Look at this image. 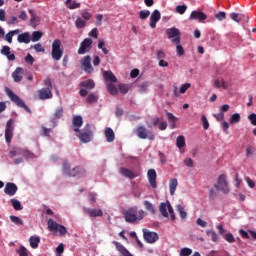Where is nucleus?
Returning a JSON list of instances; mask_svg holds the SVG:
<instances>
[{"label":"nucleus","instance_id":"1","mask_svg":"<svg viewBox=\"0 0 256 256\" xmlns=\"http://www.w3.org/2000/svg\"><path fill=\"white\" fill-rule=\"evenodd\" d=\"M123 215L126 223H137L139 221H143L145 211L139 210L137 206H132L128 208V210H124Z\"/></svg>","mask_w":256,"mask_h":256},{"label":"nucleus","instance_id":"2","mask_svg":"<svg viewBox=\"0 0 256 256\" xmlns=\"http://www.w3.org/2000/svg\"><path fill=\"white\" fill-rule=\"evenodd\" d=\"M62 171L65 173V175H68V177H78V179L87 177V170L85 167L76 166L71 169V164H69L67 160L63 161Z\"/></svg>","mask_w":256,"mask_h":256},{"label":"nucleus","instance_id":"3","mask_svg":"<svg viewBox=\"0 0 256 256\" xmlns=\"http://www.w3.org/2000/svg\"><path fill=\"white\" fill-rule=\"evenodd\" d=\"M5 91H6V94L8 95V97H9V99L13 103H15V105H17V107H21L22 109L26 110L27 113L31 114V108L26 106L25 102L21 98H19L17 96V94H14V92L9 88H6Z\"/></svg>","mask_w":256,"mask_h":256},{"label":"nucleus","instance_id":"4","mask_svg":"<svg viewBox=\"0 0 256 256\" xmlns=\"http://www.w3.org/2000/svg\"><path fill=\"white\" fill-rule=\"evenodd\" d=\"M159 211L162 217H169L170 214L171 221H175V211L173 210V206H171L169 201L160 203Z\"/></svg>","mask_w":256,"mask_h":256},{"label":"nucleus","instance_id":"5","mask_svg":"<svg viewBox=\"0 0 256 256\" xmlns=\"http://www.w3.org/2000/svg\"><path fill=\"white\" fill-rule=\"evenodd\" d=\"M215 189L218 191H222L224 195H228V193L231 191L229 189V183H227V175L222 174L218 177L217 184H214Z\"/></svg>","mask_w":256,"mask_h":256},{"label":"nucleus","instance_id":"6","mask_svg":"<svg viewBox=\"0 0 256 256\" xmlns=\"http://www.w3.org/2000/svg\"><path fill=\"white\" fill-rule=\"evenodd\" d=\"M52 59L54 61H61V57H63V49H61V40L55 39L52 42Z\"/></svg>","mask_w":256,"mask_h":256},{"label":"nucleus","instance_id":"7","mask_svg":"<svg viewBox=\"0 0 256 256\" xmlns=\"http://www.w3.org/2000/svg\"><path fill=\"white\" fill-rule=\"evenodd\" d=\"M135 133L139 139H149V141H153L155 139V135L145 126H138Z\"/></svg>","mask_w":256,"mask_h":256},{"label":"nucleus","instance_id":"8","mask_svg":"<svg viewBox=\"0 0 256 256\" xmlns=\"http://www.w3.org/2000/svg\"><path fill=\"white\" fill-rule=\"evenodd\" d=\"M78 137L82 143H90L91 139L93 138V131L91 130V125L86 124Z\"/></svg>","mask_w":256,"mask_h":256},{"label":"nucleus","instance_id":"9","mask_svg":"<svg viewBox=\"0 0 256 256\" xmlns=\"http://www.w3.org/2000/svg\"><path fill=\"white\" fill-rule=\"evenodd\" d=\"M168 39H172V43L179 44L181 43V31L178 28L172 27L166 30Z\"/></svg>","mask_w":256,"mask_h":256},{"label":"nucleus","instance_id":"10","mask_svg":"<svg viewBox=\"0 0 256 256\" xmlns=\"http://www.w3.org/2000/svg\"><path fill=\"white\" fill-rule=\"evenodd\" d=\"M49 231H58L60 235H67V228L64 225L58 224L53 219H49L47 222Z\"/></svg>","mask_w":256,"mask_h":256},{"label":"nucleus","instance_id":"11","mask_svg":"<svg viewBox=\"0 0 256 256\" xmlns=\"http://www.w3.org/2000/svg\"><path fill=\"white\" fill-rule=\"evenodd\" d=\"M91 45H93V40L91 38H85L78 49V55H85L91 51Z\"/></svg>","mask_w":256,"mask_h":256},{"label":"nucleus","instance_id":"12","mask_svg":"<svg viewBox=\"0 0 256 256\" xmlns=\"http://www.w3.org/2000/svg\"><path fill=\"white\" fill-rule=\"evenodd\" d=\"M81 69L85 71V73H93V65H91V56H84L80 61Z\"/></svg>","mask_w":256,"mask_h":256},{"label":"nucleus","instance_id":"13","mask_svg":"<svg viewBox=\"0 0 256 256\" xmlns=\"http://www.w3.org/2000/svg\"><path fill=\"white\" fill-rule=\"evenodd\" d=\"M11 139H13V119L7 121L5 129L6 143H11Z\"/></svg>","mask_w":256,"mask_h":256},{"label":"nucleus","instance_id":"14","mask_svg":"<svg viewBox=\"0 0 256 256\" xmlns=\"http://www.w3.org/2000/svg\"><path fill=\"white\" fill-rule=\"evenodd\" d=\"M143 235L147 243H155L159 241V234H157V232L143 230Z\"/></svg>","mask_w":256,"mask_h":256},{"label":"nucleus","instance_id":"15","mask_svg":"<svg viewBox=\"0 0 256 256\" xmlns=\"http://www.w3.org/2000/svg\"><path fill=\"white\" fill-rule=\"evenodd\" d=\"M205 19H207V14L201 11H192L189 17V21H199L200 23H203Z\"/></svg>","mask_w":256,"mask_h":256},{"label":"nucleus","instance_id":"16","mask_svg":"<svg viewBox=\"0 0 256 256\" xmlns=\"http://www.w3.org/2000/svg\"><path fill=\"white\" fill-rule=\"evenodd\" d=\"M82 211L85 215H89V217H103V210L101 209L83 207Z\"/></svg>","mask_w":256,"mask_h":256},{"label":"nucleus","instance_id":"17","mask_svg":"<svg viewBox=\"0 0 256 256\" xmlns=\"http://www.w3.org/2000/svg\"><path fill=\"white\" fill-rule=\"evenodd\" d=\"M158 21H161V12H159V10H154L150 16L151 29H155V27H157Z\"/></svg>","mask_w":256,"mask_h":256},{"label":"nucleus","instance_id":"18","mask_svg":"<svg viewBox=\"0 0 256 256\" xmlns=\"http://www.w3.org/2000/svg\"><path fill=\"white\" fill-rule=\"evenodd\" d=\"M18 191L17 185L13 182H8L4 188V193L9 195V197H13Z\"/></svg>","mask_w":256,"mask_h":256},{"label":"nucleus","instance_id":"19","mask_svg":"<svg viewBox=\"0 0 256 256\" xmlns=\"http://www.w3.org/2000/svg\"><path fill=\"white\" fill-rule=\"evenodd\" d=\"M148 180L153 189H157V172L155 169L148 170Z\"/></svg>","mask_w":256,"mask_h":256},{"label":"nucleus","instance_id":"20","mask_svg":"<svg viewBox=\"0 0 256 256\" xmlns=\"http://www.w3.org/2000/svg\"><path fill=\"white\" fill-rule=\"evenodd\" d=\"M25 74V70L21 67H18L15 69V71L12 73V78L15 83H21L23 81V75Z\"/></svg>","mask_w":256,"mask_h":256},{"label":"nucleus","instance_id":"21","mask_svg":"<svg viewBox=\"0 0 256 256\" xmlns=\"http://www.w3.org/2000/svg\"><path fill=\"white\" fill-rule=\"evenodd\" d=\"M38 95L42 101H45V99L53 98V92H51V88H42L38 91Z\"/></svg>","mask_w":256,"mask_h":256},{"label":"nucleus","instance_id":"22","mask_svg":"<svg viewBox=\"0 0 256 256\" xmlns=\"http://www.w3.org/2000/svg\"><path fill=\"white\" fill-rule=\"evenodd\" d=\"M72 125L74 127L75 133H79V128L83 126V117L81 116H74L72 119Z\"/></svg>","mask_w":256,"mask_h":256},{"label":"nucleus","instance_id":"23","mask_svg":"<svg viewBox=\"0 0 256 256\" xmlns=\"http://www.w3.org/2000/svg\"><path fill=\"white\" fill-rule=\"evenodd\" d=\"M16 155H24V157H26L27 159H29V157H33V153L27 150H11L9 152V157H15Z\"/></svg>","mask_w":256,"mask_h":256},{"label":"nucleus","instance_id":"24","mask_svg":"<svg viewBox=\"0 0 256 256\" xmlns=\"http://www.w3.org/2000/svg\"><path fill=\"white\" fill-rule=\"evenodd\" d=\"M113 245H115L117 251H119V253H121V255L123 256H133L131 253H129V250H127V248H125V246H123V244L114 241Z\"/></svg>","mask_w":256,"mask_h":256},{"label":"nucleus","instance_id":"25","mask_svg":"<svg viewBox=\"0 0 256 256\" xmlns=\"http://www.w3.org/2000/svg\"><path fill=\"white\" fill-rule=\"evenodd\" d=\"M113 245H115L117 251H119V253H121V255L123 256H133L131 253H129V250H127V248H125V246H123V244L114 241Z\"/></svg>","mask_w":256,"mask_h":256},{"label":"nucleus","instance_id":"26","mask_svg":"<svg viewBox=\"0 0 256 256\" xmlns=\"http://www.w3.org/2000/svg\"><path fill=\"white\" fill-rule=\"evenodd\" d=\"M18 43H25L26 45L31 43V34L29 32H24L18 35Z\"/></svg>","mask_w":256,"mask_h":256},{"label":"nucleus","instance_id":"27","mask_svg":"<svg viewBox=\"0 0 256 256\" xmlns=\"http://www.w3.org/2000/svg\"><path fill=\"white\" fill-rule=\"evenodd\" d=\"M119 171L120 174L123 175V177H126L127 179H135V177H137V175H135V173H133V171H131L128 168L121 167Z\"/></svg>","mask_w":256,"mask_h":256},{"label":"nucleus","instance_id":"28","mask_svg":"<svg viewBox=\"0 0 256 256\" xmlns=\"http://www.w3.org/2000/svg\"><path fill=\"white\" fill-rule=\"evenodd\" d=\"M1 54L6 55L9 61H15V54H11V48L9 46H3Z\"/></svg>","mask_w":256,"mask_h":256},{"label":"nucleus","instance_id":"29","mask_svg":"<svg viewBox=\"0 0 256 256\" xmlns=\"http://www.w3.org/2000/svg\"><path fill=\"white\" fill-rule=\"evenodd\" d=\"M104 133L107 143H113L115 141V132H113V129L107 127Z\"/></svg>","mask_w":256,"mask_h":256},{"label":"nucleus","instance_id":"30","mask_svg":"<svg viewBox=\"0 0 256 256\" xmlns=\"http://www.w3.org/2000/svg\"><path fill=\"white\" fill-rule=\"evenodd\" d=\"M105 81H110V83H117V77L111 71L104 72Z\"/></svg>","mask_w":256,"mask_h":256},{"label":"nucleus","instance_id":"31","mask_svg":"<svg viewBox=\"0 0 256 256\" xmlns=\"http://www.w3.org/2000/svg\"><path fill=\"white\" fill-rule=\"evenodd\" d=\"M177 185H179L177 178H173L172 180H170L169 182L170 195H175V191H177Z\"/></svg>","mask_w":256,"mask_h":256},{"label":"nucleus","instance_id":"32","mask_svg":"<svg viewBox=\"0 0 256 256\" xmlns=\"http://www.w3.org/2000/svg\"><path fill=\"white\" fill-rule=\"evenodd\" d=\"M29 241L30 247H32V249H37V247H39V243H41V238H39V236H31Z\"/></svg>","mask_w":256,"mask_h":256},{"label":"nucleus","instance_id":"33","mask_svg":"<svg viewBox=\"0 0 256 256\" xmlns=\"http://www.w3.org/2000/svg\"><path fill=\"white\" fill-rule=\"evenodd\" d=\"M65 5L68 9H79L81 7V3H77L75 0H66Z\"/></svg>","mask_w":256,"mask_h":256},{"label":"nucleus","instance_id":"34","mask_svg":"<svg viewBox=\"0 0 256 256\" xmlns=\"http://www.w3.org/2000/svg\"><path fill=\"white\" fill-rule=\"evenodd\" d=\"M143 205H144L146 211H149V213H152V215H155V213H157V210L153 206V203L149 202L148 200H145L143 202Z\"/></svg>","mask_w":256,"mask_h":256},{"label":"nucleus","instance_id":"35","mask_svg":"<svg viewBox=\"0 0 256 256\" xmlns=\"http://www.w3.org/2000/svg\"><path fill=\"white\" fill-rule=\"evenodd\" d=\"M166 115L168 122L171 123V128L175 129V127H177V117H175V115H173V113L170 112H168Z\"/></svg>","mask_w":256,"mask_h":256},{"label":"nucleus","instance_id":"36","mask_svg":"<svg viewBox=\"0 0 256 256\" xmlns=\"http://www.w3.org/2000/svg\"><path fill=\"white\" fill-rule=\"evenodd\" d=\"M81 87H84L85 89H94L95 88V82L93 80H86V81H82L80 83Z\"/></svg>","mask_w":256,"mask_h":256},{"label":"nucleus","instance_id":"37","mask_svg":"<svg viewBox=\"0 0 256 256\" xmlns=\"http://www.w3.org/2000/svg\"><path fill=\"white\" fill-rule=\"evenodd\" d=\"M75 27L76 29H85V27H87V21L82 18H77L75 21Z\"/></svg>","mask_w":256,"mask_h":256},{"label":"nucleus","instance_id":"38","mask_svg":"<svg viewBox=\"0 0 256 256\" xmlns=\"http://www.w3.org/2000/svg\"><path fill=\"white\" fill-rule=\"evenodd\" d=\"M41 37H43V32L41 31H34L32 33V37L30 38L33 43H37V41L41 40Z\"/></svg>","mask_w":256,"mask_h":256},{"label":"nucleus","instance_id":"39","mask_svg":"<svg viewBox=\"0 0 256 256\" xmlns=\"http://www.w3.org/2000/svg\"><path fill=\"white\" fill-rule=\"evenodd\" d=\"M18 33H19V29L10 31L9 33L6 34L5 40H6L8 43H13V36H14V35H18Z\"/></svg>","mask_w":256,"mask_h":256},{"label":"nucleus","instance_id":"40","mask_svg":"<svg viewBox=\"0 0 256 256\" xmlns=\"http://www.w3.org/2000/svg\"><path fill=\"white\" fill-rule=\"evenodd\" d=\"M10 203L12 205V207L15 209V211H22L23 210V206H21V202L17 199H11Z\"/></svg>","mask_w":256,"mask_h":256},{"label":"nucleus","instance_id":"41","mask_svg":"<svg viewBox=\"0 0 256 256\" xmlns=\"http://www.w3.org/2000/svg\"><path fill=\"white\" fill-rule=\"evenodd\" d=\"M107 89L110 95H117L119 93V90H117V87L113 83H108Z\"/></svg>","mask_w":256,"mask_h":256},{"label":"nucleus","instance_id":"42","mask_svg":"<svg viewBox=\"0 0 256 256\" xmlns=\"http://www.w3.org/2000/svg\"><path fill=\"white\" fill-rule=\"evenodd\" d=\"M239 121H241V114L239 113H234L229 119L231 125H235V123H239Z\"/></svg>","mask_w":256,"mask_h":256},{"label":"nucleus","instance_id":"43","mask_svg":"<svg viewBox=\"0 0 256 256\" xmlns=\"http://www.w3.org/2000/svg\"><path fill=\"white\" fill-rule=\"evenodd\" d=\"M176 209H177L181 219H187V212L185 211V208L183 206L177 205Z\"/></svg>","mask_w":256,"mask_h":256},{"label":"nucleus","instance_id":"44","mask_svg":"<svg viewBox=\"0 0 256 256\" xmlns=\"http://www.w3.org/2000/svg\"><path fill=\"white\" fill-rule=\"evenodd\" d=\"M176 146L178 149H183V147H185V136H178Z\"/></svg>","mask_w":256,"mask_h":256},{"label":"nucleus","instance_id":"45","mask_svg":"<svg viewBox=\"0 0 256 256\" xmlns=\"http://www.w3.org/2000/svg\"><path fill=\"white\" fill-rule=\"evenodd\" d=\"M87 103H97V101H99V97L93 93L89 94L87 99H86Z\"/></svg>","mask_w":256,"mask_h":256},{"label":"nucleus","instance_id":"46","mask_svg":"<svg viewBox=\"0 0 256 256\" xmlns=\"http://www.w3.org/2000/svg\"><path fill=\"white\" fill-rule=\"evenodd\" d=\"M118 89L122 95H127V93H129V86L126 84H119Z\"/></svg>","mask_w":256,"mask_h":256},{"label":"nucleus","instance_id":"47","mask_svg":"<svg viewBox=\"0 0 256 256\" xmlns=\"http://www.w3.org/2000/svg\"><path fill=\"white\" fill-rule=\"evenodd\" d=\"M28 12L31 15L30 23L32 25H35V23H37L39 21V18H37V16L35 15V11L34 10L29 9Z\"/></svg>","mask_w":256,"mask_h":256},{"label":"nucleus","instance_id":"48","mask_svg":"<svg viewBox=\"0 0 256 256\" xmlns=\"http://www.w3.org/2000/svg\"><path fill=\"white\" fill-rule=\"evenodd\" d=\"M63 117V107H58L54 112V119H61Z\"/></svg>","mask_w":256,"mask_h":256},{"label":"nucleus","instance_id":"49","mask_svg":"<svg viewBox=\"0 0 256 256\" xmlns=\"http://www.w3.org/2000/svg\"><path fill=\"white\" fill-rule=\"evenodd\" d=\"M185 11H187V5L176 6V13H179V15H184Z\"/></svg>","mask_w":256,"mask_h":256},{"label":"nucleus","instance_id":"50","mask_svg":"<svg viewBox=\"0 0 256 256\" xmlns=\"http://www.w3.org/2000/svg\"><path fill=\"white\" fill-rule=\"evenodd\" d=\"M176 53L179 55V57H182V55H185V49H183V46H181V43L176 44Z\"/></svg>","mask_w":256,"mask_h":256},{"label":"nucleus","instance_id":"51","mask_svg":"<svg viewBox=\"0 0 256 256\" xmlns=\"http://www.w3.org/2000/svg\"><path fill=\"white\" fill-rule=\"evenodd\" d=\"M81 15H82L84 21H89L91 19V17H93V15L91 13H89V11H87V10H82Z\"/></svg>","mask_w":256,"mask_h":256},{"label":"nucleus","instance_id":"52","mask_svg":"<svg viewBox=\"0 0 256 256\" xmlns=\"http://www.w3.org/2000/svg\"><path fill=\"white\" fill-rule=\"evenodd\" d=\"M10 220L15 225H23V220H21V218H19L18 216H10Z\"/></svg>","mask_w":256,"mask_h":256},{"label":"nucleus","instance_id":"53","mask_svg":"<svg viewBox=\"0 0 256 256\" xmlns=\"http://www.w3.org/2000/svg\"><path fill=\"white\" fill-rule=\"evenodd\" d=\"M151 15V12L149 10H141L139 12L140 19H147Z\"/></svg>","mask_w":256,"mask_h":256},{"label":"nucleus","instance_id":"54","mask_svg":"<svg viewBox=\"0 0 256 256\" xmlns=\"http://www.w3.org/2000/svg\"><path fill=\"white\" fill-rule=\"evenodd\" d=\"M201 121H202L204 130L207 131V129H209V120H207V116L202 115Z\"/></svg>","mask_w":256,"mask_h":256},{"label":"nucleus","instance_id":"55","mask_svg":"<svg viewBox=\"0 0 256 256\" xmlns=\"http://www.w3.org/2000/svg\"><path fill=\"white\" fill-rule=\"evenodd\" d=\"M32 47L37 53H45V48L43 47V45H41V43L35 44Z\"/></svg>","mask_w":256,"mask_h":256},{"label":"nucleus","instance_id":"56","mask_svg":"<svg viewBox=\"0 0 256 256\" xmlns=\"http://www.w3.org/2000/svg\"><path fill=\"white\" fill-rule=\"evenodd\" d=\"M206 233L207 235L211 236V239L214 243H217V240H218L217 233H215L213 230H207Z\"/></svg>","mask_w":256,"mask_h":256},{"label":"nucleus","instance_id":"57","mask_svg":"<svg viewBox=\"0 0 256 256\" xmlns=\"http://www.w3.org/2000/svg\"><path fill=\"white\" fill-rule=\"evenodd\" d=\"M17 253L19 256H29V252L27 251V248L24 246L20 247L19 250H17Z\"/></svg>","mask_w":256,"mask_h":256},{"label":"nucleus","instance_id":"58","mask_svg":"<svg viewBox=\"0 0 256 256\" xmlns=\"http://www.w3.org/2000/svg\"><path fill=\"white\" fill-rule=\"evenodd\" d=\"M191 253H193V250H191L190 248H182L180 251L181 256H189L191 255Z\"/></svg>","mask_w":256,"mask_h":256},{"label":"nucleus","instance_id":"59","mask_svg":"<svg viewBox=\"0 0 256 256\" xmlns=\"http://www.w3.org/2000/svg\"><path fill=\"white\" fill-rule=\"evenodd\" d=\"M25 62L28 64V65H33V63H35V58H33V56L31 54H27L26 57H25Z\"/></svg>","mask_w":256,"mask_h":256},{"label":"nucleus","instance_id":"60","mask_svg":"<svg viewBox=\"0 0 256 256\" xmlns=\"http://www.w3.org/2000/svg\"><path fill=\"white\" fill-rule=\"evenodd\" d=\"M191 87V84H189V83H185V84H183L181 87H180V93H181V95H183V94H185V93H187V90L189 89Z\"/></svg>","mask_w":256,"mask_h":256},{"label":"nucleus","instance_id":"61","mask_svg":"<svg viewBox=\"0 0 256 256\" xmlns=\"http://www.w3.org/2000/svg\"><path fill=\"white\" fill-rule=\"evenodd\" d=\"M224 239L228 242V243H235V237L233 236V234L228 233L224 236Z\"/></svg>","mask_w":256,"mask_h":256},{"label":"nucleus","instance_id":"62","mask_svg":"<svg viewBox=\"0 0 256 256\" xmlns=\"http://www.w3.org/2000/svg\"><path fill=\"white\" fill-rule=\"evenodd\" d=\"M216 19L218 21H223L225 20V18L227 17V14H225V12L221 11V12H218L216 15H215Z\"/></svg>","mask_w":256,"mask_h":256},{"label":"nucleus","instance_id":"63","mask_svg":"<svg viewBox=\"0 0 256 256\" xmlns=\"http://www.w3.org/2000/svg\"><path fill=\"white\" fill-rule=\"evenodd\" d=\"M230 18L233 21H236V23H240L241 22V15L237 14V13H231L230 14Z\"/></svg>","mask_w":256,"mask_h":256},{"label":"nucleus","instance_id":"64","mask_svg":"<svg viewBox=\"0 0 256 256\" xmlns=\"http://www.w3.org/2000/svg\"><path fill=\"white\" fill-rule=\"evenodd\" d=\"M248 119H249L251 125H253L254 127H256V114H255V113H251V114L248 116Z\"/></svg>","mask_w":256,"mask_h":256}]
</instances>
